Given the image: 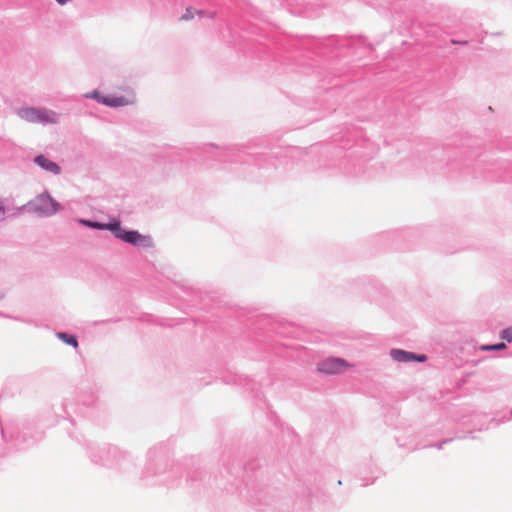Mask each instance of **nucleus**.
Returning a JSON list of instances; mask_svg holds the SVG:
<instances>
[{"label":"nucleus","mask_w":512,"mask_h":512,"mask_svg":"<svg viewBox=\"0 0 512 512\" xmlns=\"http://www.w3.org/2000/svg\"><path fill=\"white\" fill-rule=\"evenodd\" d=\"M84 223L91 227L109 229L117 238L135 246L151 247L153 244L150 236L142 235L138 231H126L119 222L99 224L85 221Z\"/></svg>","instance_id":"obj_1"},{"label":"nucleus","mask_w":512,"mask_h":512,"mask_svg":"<svg viewBox=\"0 0 512 512\" xmlns=\"http://www.w3.org/2000/svg\"><path fill=\"white\" fill-rule=\"evenodd\" d=\"M85 97L93 98L97 102L113 108L129 106L135 103V93L129 86L118 87V93H110L103 96L98 91H93L85 94Z\"/></svg>","instance_id":"obj_2"},{"label":"nucleus","mask_w":512,"mask_h":512,"mask_svg":"<svg viewBox=\"0 0 512 512\" xmlns=\"http://www.w3.org/2000/svg\"><path fill=\"white\" fill-rule=\"evenodd\" d=\"M18 116L30 123H56L57 115L55 112L45 109H36L33 107L22 108L18 111Z\"/></svg>","instance_id":"obj_3"},{"label":"nucleus","mask_w":512,"mask_h":512,"mask_svg":"<svg viewBox=\"0 0 512 512\" xmlns=\"http://www.w3.org/2000/svg\"><path fill=\"white\" fill-rule=\"evenodd\" d=\"M352 367V364L342 358H327L317 365V370L324 374H339Z\"/></svg>","instance_id":"obj_4"},{"label":"nucleus","mask_w":512,"mask_h":512,"mask_svg":"<svg viewBox=\"0 0 512 512\" xmlns=\"http://www.w3.org/2000/svg\"><path fill=\"white\" fill-rule=\"evenodd\" d=\"M34 211L46 215L53 214L59 210V204L47 194L39 195L31 202Z\"/></svg>","instance_id":"obj_5"},{"label":"nucleus","mask_w":512,"mask_h":512,"mask_svg":"<svg viewBox=\"0 0 512 512\" xmlns=\"http://www.w3.org/2000/svg\"><path fill=\"white\" fill-rule=\"evenodd\" d=\"M35 163L37 165H39L42 169H44L52 174H55V175L59 174L61 171V168L57 163L51 161L44 155L37 156L35 158Z\"/></svg>","instance_id":"obj_6"},{"label":"nucleus","mask_w":512,"mask_h":512,"mask_svg":"<svg viewBox=\"0 0 512 512\" xmlns=\"http://www.w3.org/2000/svg\"><path fill=\"white\" fill-rule=\"evenodd\" d=\"M391 355L395 360L404 361V362L414 360V358H415L414 354L403 351V350H393L391 352Z\"/></svg>","instance_id":"obj_7"},{"label":"nucleus","mask_w":512,"mask_h":512,"mask_svg":"<svg viewBox=\"0 0 512 512\" xmlns=\"http://www.w3.org/2000/svg\"><path fill=\"white\" fill-rule=\"evenodd\" d=\"M57 337L61 339L63 342L72 345L73 347H78V341L74 336L68 335L64 332H60L57 334Z\"/></svg>","instance_id":"obj_8"},{"label":"nucleus","mask_w":512,"mask_h":512,"mask_svg":"<svg viewBox=\"0 0 512 512\" xmlns=\"http://www.w3.org/2000/svg\"><path fill=\"white\" fill-rule=\"evenodd\" d=\"M195 18V9L192 7L186 8L185 12L180 17V21H191Z\"/></svg>","instance_id":"obj_9"},{"label":"nucleus","mask_w":512,"mask_h":512,"mask_svg":"<svg viewBox=\"0 0 512 512\" xmlns=\"http://www.w3.org/2000/svg\"><path fill=\"white\" fill-rule=\"evenodd\" d=\"M501 338L507 340L508 342L512 341V328H507L502 331Z\"/></svg>","instance_id":"obj_10"},{"label":"nucleus","mask_w":512,"mask_h":512,"mask_svg":"<svg viewBox=\"0 0 512 512\" xmlns=\"http://www.w3.org/2000/svg\"><path fill=\"white\" fill-rule=\"evenodd\" d=\"M506 347L504 343H498L496 345L486 346L483 349L485 350H502Z\"/></svg>","instance_id":"obj_11"},{"label":"nucleus","mask_w":512,"mask_h":512,"mask_svg":"<svg viewBox=\"0 0 512 512\" xmlns=\"http://www.w3.org/2000/svg\"><path fill=\"white\" fill-rule=\"evenodd\" d=\"M6 214V207L3 203V201H0V219L4 218Z\"/></svg>","instance_id":"obj_12"},{"label":"nucleus","mask_w":512,"mask_h":512,"mask_svg":"<svg viewBox=\"0 0 512 512\" xmlns=\"http://www.w3.org/2000/svg\"><path fill=\"white\" fill-rule=\"evenodd\" d=\"M414 360L423 362L426 360V356L425 355L415 356Z\"/></svg>","instance_id":"obj_13"},{"label":"nucleus","mask_w":512,"mask_h":512,"mask_svg":"<svg viewBox=\"0 0 512 512\" xmlns=\"http://www.w3.org/2000/svg\"><path fill=\"white\" fill-rule=\"evenodd\" d=\"M198 16V17H203L204 16V11L203 10H197L195 9V17Z\"/></svg>","instance_id":"obj_14"},{"label":"nucleus","mask_w":512,"mask_h":512,"mask_svg":"<svg viewBox=\"0 0 512 512\" xmlns=\"http://www.w3.org/2000/svg\"><path fill=\"white\" fill-rule=\"evenodd\" d=\"M452 44H459V45H467V41H456V40H452L451 41Z\"/></svg>","instance_id":"obj_15"},{"label":"nucleus","mask_w":512,"mask_h":512,"mask_svg":"<svg viewBox=\"0 0 512 512\" xmlns=\"http://www.w3.org/2000/svg\"><path fill=\"white\" fill-rule=\"evenodd\" d=\"M214 16H215L214 12L209 15L210 18H213Z\"/></svg>","instance_id":"obj_16"}]
</instances>
